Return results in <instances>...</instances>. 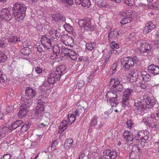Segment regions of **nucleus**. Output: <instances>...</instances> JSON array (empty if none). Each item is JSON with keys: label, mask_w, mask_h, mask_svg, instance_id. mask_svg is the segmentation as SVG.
Segmentation results:
<instances>
[{"label": "nucleus", "mask_w": 159, "mask_h": 159, "mask_svg": "<svg viewBox=\"0 0 159 159\" xmlns=\"http://www.w3.org/2000/svg\"><path fill=\"white\" fill-rule=\"evenodd\" d=\"M26 9V6L19 2H17L14 4L13 13L17 21H20L24 19L25 16Z\"/></svg>", "instance_id": "f257e3e1"}, {"label": "nucleus", "mask_w": 159, "mask_h": 159, "mask_svg": "<svg viewBox=\"0 0 159 159\" xmlns=\"http://www.w3.org/2000/svg\"><path fill=\"white\" fill-rule=\"evenodd\" d=\"M120 92H117L115 90L108 91L106 95V98L108 104L111 105L113 107H116L118 104L117 100L122 96Z\"/></svg>", "instance_id": "f03ea898"}, {"label": "nucleus", "mask_w": 159, "mask_h": 159, "mask_svg": "<svg viewBox=\"0 0 159 159\" xmlns=\"http://www.w3.org/2000/svg\"><path fill=\"white\" fill-rule=\"evenodd\" d=\"M78 24L81 29L83 28L87 31L91 32L94 30V25L91 22V20L89 18H87L80 20Z\"/></svg>", "instance_id": "7ed1b4c3"}, {"label": "nucleus", "mask_w": 159, "mask_h": 159, "mask_svg": "<svg viewBox=\"0 0 159 159\" xmlns=\"http://www.w3.org/2000/svg\"><path fill=\"white\" fill-rule=\"evenodd\" d=\"M108 87L110 89H115L117 92H120V94H122V92L123 89V86L121 83L120 80L117 78H113L110 81V84Z\"/></svg>", "instance_id": "20e7f679"}, {"label": "nucleus", "mask_w": 159, "mask_h": 159, "mask_svg": "<svg viewBox=\"0 0 159 159\" xmlns=\"http://www.w3.org/2000/svg\"><path fill=\"white\" fill-rule=\"evenodd\" d=\"M138 61V59L136 57H128L123 58L122 63L124 67L127 70L129 68L132 67L134 63H137Z\"/></svg>", "instance_id": "39448f33"}, {"label": "nucleus", "mask_w": 159, "mask_h": 159, "mask_svg": "<svg viewBox=\"0 0 159 159\" xmlns=\"http://www.w3.org/2000/svg\"><path fill=\"white\" fill-rule=\"evenodd\" d=\"M45 104L44 102H40L38 103L34 113L35 116L36 118L39 119L41 117H43V116H45L44 115L45 113L44 109Z\"/></svg>", "instance_id": "423d86ee"}, {"label": "nucleus", "mask_w": 159, "mask_h": 159, "mask_svg": "<svg viewBox=\"0 0 159 159\" xmlns=\"http://www.w3.org/2000/svg\"><path fill=\"white\" fill-rule=\"evenodd\" d=\"M66 67L65 65L62 64L58 66L55 71V79L57 80H59L61 77L66 72Z\"/></svg>", "instance_id": "0eeeda50"}, {"label": "nucleus", "mask_w": 159, "mask_h": 159, "mask_svg": "<svg viewBox=\"0 0 159 159\" xmlns=\"http://www.w3.org/2000/svg\"><path fill=\"white\" fill-rule=\"evenodd\" d=\"M141 100L143 101L145 104V108L153 107L155 105L156 101L153 99H151L150 98L148 97V96L144 94L141 97Z\"/></svg>", "instance_id": "6e6552de"}, {"label": "nucleus", "mask_w": 159, "mask_h": 159, "mask_svg": "<svg viewBox=\"0 0 159 159\" xmlns=\"http://www.w3.org/2000/svg\"><path fill=\"white\" fill-rule=\"evenodd\" d=\"M52 39L51 38H48L45 36H43L41 38V42L42 45L44 49L46 50L50 49L52 47Z\"/></svg>", "instance_id": "1a4fd4ad"}, {"label": "nucleus", "mask_w": 159, "mask_h": 159, "mask_svg": "<svg viewBox=\"0 0 159 159\" xmlns=\"http://www.w3.org/2000/svg\"><path fill=\"white\" fill-rule=\"evenodd\" d=\"M11 12L6 8L1 10L0 12V17L1 19H5L7 21L10 20L12 17Z\"/></svg>", "instance_id": "9d476101"}, {"label": "nucleus", "mask_w": 159, "mask_h": 159, "mask_svg": "<svg viewBox=\"0 0 159 159\" xmlns=\"http://www.w3.org/2000/svg\"><path fill=\"white\" fill-rule=\"evenodd\" d=\"M133 91L132 89H127L124 92L122 102V106H125L128 104V101L129 100L131 93Z\"/></svg>", "instance_id": "9b49d317"}, {"label": "nucleus", "mask_w": 159, "mask_h": 159, "mask_svg": "<svg viewBox=\"0 0 159 159\" xmlns=\"http://www.w3.org/2000/svg\"><path fill=\"white\" fill-rule=\"evenodd\" d=\"M62 42L66 46H72L74 43L73 38L66 34L62 35L61 38Z\"/></svg>", "instance_id": "f8f14e48"}, {"label": "nucleus", "mask_w": 159, "mask_h": 159, "mask_svg": "<svg viewBox=\"0 0 159 159\" xmlns=\"http://www.w3.org/2000/svg\"><path fill=\"white\" fill-rule=\"evenodd\" d=\"M135 108L134 111L136 113L138 114V112L143 111L146 109L145 104L143 101H140L135 103Z\"/></svg>", "instance_id": "ddd939ff"}, {"label": "nucleus", "mask_w": 159, "mask_h": 159, "mask_svg": "<svg viewBox=\"0 0 159 159\" xmlns=\"http://www.w3.org/2000/svg\"><path fill=\"white\" fill-rule=\"evenodd\" d=\"M103 156H108L110 159H115L117 156L116 152L114 151H111L110 149H106L103 152Z\"/></svg>", "instance_id": "4468645a"}, {"label": "nucleus", "mask_w": 159, "mask_h": 159, "mask_svg": "<svg viewBox=\"0 0 159 159\" xmlns=\"http://www.w3.org/2000/svg\"><path fill=\"white\" fill-rule=\"evenodd\" d=\"M51 16L53 20L57 22L59 21L65 22L66 20L65 17L60 13L52 14Z\"/></svg>", "instance_id": "2eb2a0df"}, {"label": "nucleus", "mask_w": 159, "mask_h": 159, "mask_svg": "<svg viewBox=\"0 0 159 159\" xmlns=\"http://www.w3.org/2000/svg\"><path fill=\"white\" fill-rule=\"evenodd\" d=\"M148 70L154 75H157L159 74V66L153 64L150 65L148 66Z\"/></svg>", "instance_id": "dca6fc26"}, {"label": "nucleus", "mask_w": 159, "mask_h": 159, "mask_svg": "<svg viewBox=\"0 0 159 159\" xmlns=\"http://www.w3.org/2000/svg\"><path fill=\"white\" fill-rule=\"evenodd\" d=\"M20 106L26 107H29L32 103V101L30 99H28L25 97H21L20 100Z\"/></svg>", "instance_id": "f3484780"}, {"label": "nucleus", "mask_w": 159, "mask_h": 159, "mask_svg": "<svg viewBox=\"0 0 159 159\" xmlns=\"http://www.w3.org/2000/svg\"><path fill=\"white\" fill-rule=\"evenodd\" d=\"M155 27L156 24L155 22L153 23L150 21L146 24L143 30V32L146 34L148 33Z\"/></svg>", "instance_id": "a211bd4d"}, {"label": "nucleus", "mask_w": 159, "mask_h": 159, "mask_svg": "<svg viewBox=\"0 0 159 159\" xmlns=\"http://www.w3.org/2000/svg\"><path fill=\"white\" fill-rule=\"evenodd\" d=\"M141 44L140 48V51L141 53H148L150 52V47L148 44L143 43H141Z\"/></svg>", "instance_id": "6ab92c4d"}, {"label": "nucleus", "mask_w": 159, "mask_h": 159, "mask_svg": "<svg viewBox=\"0 0 159 159\" xmlns=\"http://www.w3.org/2000/svg\"><path fill=\"white\" fill-rule=\"evenodd\" d=\"M25 93L26 96L30 98H32L35 97L36 94V91L30 88H27L26 89Z\"/></svg>", "instance_id": "aec40b11"}, {"label": "nucleus", "mask_w": 159, "mask_h": 159, "mask_svg": "<svg viewBox=\"0 0 159 159\" xmlns=\"http://www.w3.org/2000/svg\"><path fill=\"white\" fill-rule=\"evenodd\" d=\"M61 30H55L53 29H50L49 31V34L53 38H56L57 37L59 38L61 35Z\"/></svg>", "instance_id": "412c9836"}, {"label": "nucleus", "mask_w": 159, "mask_h": 159, "mask_svg": "<svg viewBox=\"0 0 159 159\" xmlns=\"http://www.w3.org/2000/svg\"><path fill=\"white\" fill-rule=\"evenodd\" d=\"M128 77L131 83L134 82L137 80L138 78V73L137 70H134L129 74Z\"/></svg>", "instance_id": "4be33fe9"}, {"label": "nucleus", "mask_w": 159, "mask_h": 159, "mask_svg": "<svg viewBox=\"0 0 159 159\" xmlns=\"http://www.w3.org/2000/svg\"><path fill=\"white\" fill-rule=\"evenodd\" d=\"M121 33L120 34H121ZM120 35L119 33V30L116 29L113 31H111L108 34V37L109 40H110L112 39H117L119 38Z\"/></svg>", "instance_id": "5701e85b"}, {"label": "nucleus", "mask_w": 159, "mask_h": 159, "mask_svg": "<svg viewBox=\"0 0 159 159\" xmlns=\"http://www.w3.org/2000/svg\"><path fill=\"white\" fill-rule=\"evenodd\" d=\"M124 138L127 141L132 142L133 140V135L130 131H125L123 134Z\"/></svg>", "instance_id": "b1692460"}, {"label": "nucleus", "mask_w": 159, "mask_h": 159, "mask_svg": "<svg viewBox=\"0 0 159 159\" xmlns=\"http://www.w3.org/2000/svg\"><path fill=\"white\" fill-rule=\"evenodd\" d=\"M27 108L26 107L20 106V110L18 113V116L20 118H21L26 116Z\"/></svg>", "instance_id": "393cba45"}, {"label": "nucleus", "mask_w": 159, "mask_h": 159, "mask_svg": "<svg viewBox=\"0 0 159 159\" xmlns=\"http://www.w3.org/2000/svg\"><path fill=\"white\" fill-rule=\"evenodd\" d=\"M23 123V122L22 120H17L11 125V126L9 127V129L11 130H13L18 128Z\"/></svg>", "instance_id": "a878e982"}, {"label": "nucleus", "mask_w": 159, "mask_h": 159, "mask_svg": "<svg viewBox=\"0 0 159 159\" xmlns=\"http://www.w3.org/2000/svg\"><path fill=\"white\" fill-rule=\"evenodd\" d=\"M133 19V16H131L130 17H125L120 21V23L121 24V25H125L128 23L131 22Z\"/></svg>", "instance_id": "bb28decb"}, {"label": "nucleus", "mask_w": 159, "mask_h": 159, "mask_svg": "<svg viewBox=\"0 0 159 159\" xmlns=\"http://www.w3.org/2000/svg\"><path fill=\"white\" fill-rule=\"evenodd\" d=\"M45 118H46V121H44V122H43L38 125V126L40 128H44L48 127V126L49 122V119L48 117L44 116L42 118L41 120L42 121H43Z\"/></svg>", "instance_id": "cd10ccee"}, {"label": "nucleus", "mask_w": 159, "mask_h": 159, "mask_svg": "<svg viewBox=\"0 0 159 159\" xmlns=\"http://www.w3.org/2000/svg\"><path fill=\"white\" fill-rule=\"evenodd\" d=\"M142 77L144 81L148 82L151 79V76L146 71L142 72Z\"/></svg>", "instance_id": "c85d7f7f"}, {"label": "nucleus", "mask_w": 159, "mask_h": 159, "mask_svg": "<svg viewBox=\"0 0 159 159\" xmlns=\"http://www.w3.org/2000/svg\"><path fill=\"white\" fill-rule=\"evenodd\" d=\"M69 52L68 56H69L72 60H76L78 55L75 51L72 49H70Z\"/></svg>", "instance_id": "c756f323"}, {"label": "nucleus", "mask_w": 159, "mask_h": 159, "mask_svg": "<svg viewBox=\"0 0 159 159\" xmlns=\"http://www.w3.org/2000/svg\"><path fill=\"white\" fill-rule=\"evenodd\" d=\"M134 12H133L131 10L124 11L121 14L122 16L123 17H130L133 16Z\"/></svg>", "instance_id": "7c9ffc66"}, {"label": "nucleus", "mask_w": 159, "mask_h": 159, "mask_svg": "<svg viewBox=\"0 0 159 159\" xmlns=\"http://www.w3.org/2000/svg\"><path fill=\"white\" fill-rule=\"evenodd\" d=\"M31 51L30 49L28 47H26L21 49L20 51V53L24 56H28Z\"/></svg>", "instance_id": "2f4dec72"}, {"label": "nucleus", "mask_w": 159, "mask_h": 159, "mask_svg": "<svg viewBox=\"0 0 159 159\" xmlns=\"http://www.w3.org/2000/svg\"><path fill=\"white\" fill-rule=\"evenodd\" d=\"M55 75L53 73H51L48 76L47 82L50 84H52L54 82L55 80Z\"/></svg>", "instance_id": "473e14b6"}, {"label": "nucleus", "mask_w": 159, "mask_h": 159, "mask_svg": "<svg viewBox=\"0 0 159 159\" xmlns=\"http://www.w3.org/2000/svg\"><path fill=\"white\" fill-rule=\"evenodd\" d=\"M63 27L67 32H73V27L69 24L65 22Z\"/></svg>", "instance_id": "72a5a7b5"}, {"label": "nucleus", "mask_w": 159, "mask_h": 159, "mask_svg": "<svg viewBox=\"0 0 159 159\" xmlns=\"http://www.w3.org/2000/svg\"><path fill=\"white\" fill-rule=\"evenodd\" d=\"M7 40L6 38H3L0 40V48H5L7 45Z\"/></svg>", "instance_id": "f704fd0d"}, {"label": "nucleus", "mask_w": 159, "mask_h": 159, "mask_svg": "<svg viewBox=\"0 0 159 159\" xmlns=\"http://www.w3.org/2000/svg\"><path fill=\"white\" fill-rule=\"evenodd\" d=\"M68 123L67 121L66 120H63L61 124L59 127V128L61 129L62 131H63L67 128Z\"/></svg>", "instance_id": "c9c22d12"}, {"label": "nucleus", "mask_w": 159, "mask_h": 159, "mask_svg": "<svg viewBox=\"0 0 159 159\" xmlns=\"http://www.w3.org/2000/svg\"><path fill=\"white\" fill-rule=\"evenodd\" d=\"M7 60L6 55H5L2 52L0 51V63L4 62Z\"/></svg>", "instance_id": "e433bc0d"}, {"label": "nucleus", "mask_w": 159, "mask_h": 159, "mask_svg": "<svg viewBox=\"0 0 159 159\" xmlns=\"http://www.w3.org/2000/svg\"><path fill=\"white\" fill-rule=\"evenodd\" d=\"M96 44L94 43H88L86 44V48L89 51H91L94 49L96 47Z\"/></svg>", "instance_id": "4c0bfd02"}, {"label": "nucleus", "mask_w": 159, "mask_h": 159, "mask_svg": "<svg viewBox=\"0 0 159 159\" xmlns=\"http://www.w3.org/2000/svg\"><path fill=\"white\" fill-rule=\"evenodd\" d=\"M80 5L83 7L89 8L91 5V2L89 0H83Z\"/></svg>", "instance_id": "58836bf2"}, {"label": "nucleus", "mask_w": 159, "mask_h": 159, "mask_svg": "<svg viewBox=\"0 0 159 159\" xmlns=\"http://www.w3.org/2000/svg\"><path fill=\"white\" fill-rule=\"evenodd\" d=\"M67 118L69 123H70V125L73 123L75 120V116L72 114H69Z\"/></svg>", "instance_id": "ea45409f"}, {"label": "nucleus", "mask_w": 159, "mask_h": 159, "mask_svg": "<svg viewBox=\"0 0 159 159\" xmlns=\"http://www.w3.org/2000/svg\"><path fill=\"white\" fill-rule=\"evenodd\" d=\"M142 131L143 132V135L141 136V138L142 139H143L144 140H148L149 138V132L148 131H146V130H142Z\"/></svg>", "instance_id": "a19ab883"}, {"label": "nucleus", "mask_w": 159, "mask_h": 159, "mask_svg": "<svg viewBox=\"0 0 159 159\" xmlns=\"http://www.w3.org/2000/svg\"><path fill=\"white\" fill-rule=\"evenodd\" d=\"M30 127V125L28 124H24L21 128H20V130L22 133H24L28 130Z\"/></svg>", "instance_id": "79ce46f5"}, {"label": "nucleus", "mask_w": 159, "mask_h": 159, "mask_svg": "<svg viewBox=\"0 0 159 159\" xmlns=\"http://www.w3.org/2000/svg\"><path fill=\"white\" fill-rule=\"evenodd\" d=\"M74 140L71 139H66V146H67L68 148H71L73 144Z\"/></svg>", "instance_id": "37998d69"}, {"label": "nucleus", "mask_w": 159, "mask_h": 159, "mask_svg": "<svg viewBox=\"0 0 159 159\" xmlns=\"http://www.w3.org/2000/svg\"><path fill=\"white\" fill-rule=\"evenodd\" d=\"M110 57V54L109 52H107L104 54L102 57L103 59H104V64H106L107 63Z\"/></svg>", "instance_id": "c03bdc74"}, {"label": "nucleus", "mask_w": 159, "mask_h": 159, "mask_svg": "<svg viewBox=\"0 0 159 159\" xmlns=\"http://www.w3.org/2000/svg\"><path fill=\"white\" fill-rule=\"evenodd\" d=\"M98 117L97 116H94L92 118L91 122L90 125L94 127H97L98 124L97 119Z\"/></svg>", "instance_id": "a18cd8bd"}, {"label": "nucleus", "mask_w": 159, "mask_h": 159, "mask_svg": "<svg viewBox=\"0 0 159 159\" xmlns=\"http://www.w3.org/2000/svg\"><path fill=\"white\" fill-rule=\"evenodd\" d=\"M84 84V82L83 80H80L78 81L76 84V88L80 89L83 87Z\"/></svg>", "instance_id": "49530a36"}, {"label": "nucleus", "mask_w": 159, "mask_h": 159, "mask_svg": "<svg viewBox=\"0 0 159 159\" xmlns=\"http://www.w3.org/2000/svg\"><path fill=\"white\" fill-rule=\"evenodd\" d=\"M139 153H134L131 152L129 155L130 159H138L139 157L138 155Z\"/></svg>", "instance_id": "de8ad7c7"}, {"label": "nucleus", "mask_w": 159, "mask_h": 159, "mask_svg": "<svg viewBox=\"0 0 159 159\" xmlns=\"http://www.w3.org/2000/svg\"><path fill=\"white\" fill-rule=\"evenodd\" d=\"M110 46L111 48L118 49L119 48V45L115 43L114 41H112L110 44Z\"/></svg>", "instance_id": "09e8293b"}, {"label": "nucleus", "mask_w": 159, "mask_h": 159, "mask_svg": "<svg viewBox=\"0 0 159 159\" xmlns=\"http://www.w3.org/2000/svg\"><path fill=\"white\" fill-rule=\"evenodd\" d=\"M70 49L67 48H63L61 49L62 53H63L65 56L67 55L68 56Z\"/></svg>", "instance_id": "8fccbe9b"}, {"label": "nucleus", "mask_w": 159, "mask_h": 159, "mask_svg": "<svg viewBox=\"0 0 159 159\" xmlns=\"http://www.w3.org/2000/svg\"><path fill=\"white\" fill-rule=\"evenodd\" d=\"M53 52L56 53V56L55 57H56L57 56V54L58 53H59L60 51L59 49V47L57 45L54 46L53 48Z\"/></svg>", "instance_id": "3c124183"}, {"label": "nucleus", "mask_w": 159, "mask_h": 159, "mask_svg": "<svg viewBox=\"0 0 159 159\" xmlns=\"http://www.w3.org/2000/svg\"><path fill=\"white\" fill-rule=\"evenodd\" d=\"M135 136L134 138V139L133 138V143L135 142L137 144L139 145V143L140 142V140L142 139L139 138L138 136Z\"/></svg>", "instance_id": "603ef678"}, {"label": "nucleus", "mask_w": 159, "mask_h": 159, "mask_svg": "<svg viewBox=\"0 0 159 159\" xmlns=\"http://www.w3.org/2000/svg\"><path fill=\"white\" fill-rule=\"evenodd\" d=\"M134 134L135 135L138 136L139 138H141V136L143 135V133L141 130H135L134 132Z\"/></svg>", "instance_id": "864d4df0"}, {"label": "nucleus", "mask_w": 159, "mask_h": 159, "mask_svg": "<svg viewBox=\"0 0 159 159\" xmlns=\"http://www.w3.org/2000/svg\"><path fill=\"white\" fill-rule=\"evenodd\" d=\"M134 2V0H126L125 1V3L129 6H132Z\"/></svg>", "instance_id": "5fc2aeb1"}, {"label": "nucleus", "mask_w": 159, "mask_h": 159, "mask_svg": "<svg viewBox=\"0 0 159 159\" xmlns=\"http://www.w3.org/2000/svg\"><path fill=\"white\" fill-rule=\"evenodd\" d=\"M132 148L131 152L134 153H139V148L136 145H134L133 146L131 147Z\"/></svg>", "instance_id": "6e6d98bb"}, {"label": "nucleus", "mask_w": 159, "mask_h": 159, "mask_svg": "<svg viewBox=\"0 0 159 159\" xmlns=\"http://www.w3.org/2000/svg\"><path fill=\"white\" fill-rule=\"evenodd\" d=\"M16 36H14L6 39L7 40V41L8 42L15 43H16Z\"/></svg>", "instance_id": "4d7b16f0"}, {"label": "nucleus", "mask_w": 159, "mask_h": 159, "mask_svg": "<svg viewBox=\"0 0 159 159\" xmlns=\"http://www.w3.org/2000/svg\"><path fill=\"white\" fill-rule=\"evenodd\" d=\"M59 1L63 3H67L68 4H72L73 2V0H59Z\"/></svg>", "instance_id": "13d9d810"}, {"label": "nucleus", "mask_w": 159, "mask_h": 159, "mask_svg": "<svg viewBox=\"0 0 159 159\" xmlns=\"http://www.w3.org/2000/svg\"><path fill=\"white\" fill-rule=\"evenodd\" d=\"M117 67V65L116 63H114L112 64L111 66V69L112 70L113 74L115 73Z\"/></svg>", "instance_id": "bf43d9fd"}, {"label": "nucleus", "mask_w": 159, "mask_h": 159, "mask_svg": "<svg viewBox=\"0 0 159 159\" xmlns=\"http://www.w3.org/2000/svg\"><path fill=\"white\" fill-rule=\"evenodd\" d=\"M79 60L81 61H85V62L84 63V64H87L89 62L88 60V58L86 57H82V58H79Z\"/></svg>", "instance_id": "052dcab7"}, {"label": "nucleus", "mask_w": 159, "mask_h": 159, "mask_svg": "<svg viewBox=\"0 0 159 159\" xmlns=\"http://www.w3.org/2000/svg\"><path fill=\"white\" fill-rule=\"evenodd\" d=\"M126 124L128 128L130 129L131 128L132 126L133 125L134 123L130 120H129L126 122Z\"/></svg>", "instance_id": "680f3d73"}, {"label": "nucleus", "mask_w": 159, "mask_h": 159, "mask_svg": "<svg viewBox=\"0 0 159 159\" xmlns=\"http://www.w3.org/2000/svg\"><path fill=\"white\" fill-rule=\"evenodd\" d=\"M146 140H144L143 139H142L140 140L141 142H140L139 145H140V146L142 148L144 147L146 145L147 143H146Z\"/></svg>", "instance_id": "e2e57ef3"}, {"label": "nucleus", "mask_w": 159, "mask_h": 159, "mask_svg": "<svg viewBox=\"0 0 159 159\" xmlns=\"http://www.w3.org/2000/svg\"><path fill=\"white\" fill-rule=\"evenodd\" d=\"M58 145V142L57 140H53L52 143L51 147L52 148L53 147L55 148Z\"/></svg>", "instance_id": "0e129e2a"}, {"label": "nucleus", "mask_w": 159, "mask_h": 159, "mask_svg": "<svg viewBox=\"0 0 159 159\" xmlns=\"http://www.w3.org/2000/svg\"><path fill=\"white\" fill-rule=\"evenodd\" d=\"M83 105L82 104L81 105V107H82V108L84 109V111L86 109L87 107V102L84 101H83Z\"/></svg>", "instance_id": "69168bd1"}, {"label": "nucleus", "mask_w": 159, "mask_h": 159, "mask_svg": "<svg viewBox=\"0 0 159 159\" xmlns=\"http://www.w3.org/2000/svg\"><path fill=\"white\" fill-rule=\"evenodd\" d=\"M11 157L10 155L9 154H6L3 156L2 158L1 157V159H10Z\"/></svg>", "instance_id": "338daca9"}, {"label": "nucleus", "mask_w": 159, "mask_h": 159, "mask_svg": "<svg viewBox=\"0 0 159 159\" xmlns=\"http://www.w3.org/2000/svg\"><path fill=\"white\" fill-rule=\"evenodd\" d=\"M86 156H85L84 154L83 153H80L79 156V159H86Z\"/></svg>", "instance_id": "774afa93"}]
</instances>
